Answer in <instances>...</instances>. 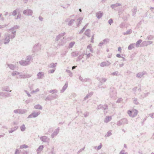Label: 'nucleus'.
Here are the masks:
<instances>
[{
	"mask_svg": "<svg viewBox=\"0 0 154 154\" xmlns=\"http://www.w3.org/2000/svg\"><path fill=\"white\" fill-rule=\"evenodd\" d=\"M58 97L57 94H49L45 98V101H51L54 99L57 98Z\"/></svg>",
	"mask_w": 154,
	"mask_h": 154,
	"instance_id": "nucleus-1",
	"label": "nucleus"
},
{
	"mask_svg": "<svg viewBox=\"0 0 154 154\" xmlns=\"http://www.w3.org/2000/svg\"><path fill=\"white\" fill-rule=\"evenodd\" d=\"M23 14L26 16H32L33 14V11L31 9H27L23 11Z\"/></svg>",
	"mask_w": 154,
	"mask_h": 154,
	"instance_id": "nucleus-2",
	"label": "nucleus"
},
{
	"mask_svg": "<svg viewBox=\"0 0 154 154\" xmlns=\"http://www.w3.org/2000/svg\"><path fill=\"white\" fill-rule=\"evenodd\" d=\"M41 113L40 111L38 112H33L30 114L27 117V118H35L37 117Z\"/></svg>",
	"mask_w": 154,
	"mask_h": 154,
	"instance_id": "nucleus-3",
	"label": "nucleus"
},
{
	"mask_svg": "<svg viewBox=\"0 0 154 154\" xmlns=\"http://www.w3.org/2000/svg\"><path fill=\"white\" fill-rule=\"evenodd\" d=\"M10 34H8L7 35H5L4 39V43L5 44H8L10 42Z\"/></svg>",
	"mask_w": 154,
	"mask_h": 154,
	"instance_id": "nucleus-4",
	"label": "nucleus"
},
{
	"mask_svg": "<svg viewBox=\"0 0 154 154\" xmlns=\"http://www.w3.org/2000/svg\"><path fill=\"white\" fill-rule=\"evenodd\" d=\"M19 63L22 66H26L29 64L30 62L29 61L21 60L19 62Z\"/></svg>",
	"mask_w": 154,
	"mask_h": 154,
	"instance_id": "nucleus-5",
	"label": "nucleus"
},
{
	"mask_svg": "<svg viewBox=\"0 0 154 154\" xmlns=\"http://www.w3.org/2000/svg\"><path fill=\"white\" fill-rule=\"evenodd\" d=\"M59 130L60 128H59L58 127L53 132L51 136L52 138H54L55 136H56L58 134L59 132Z\"/></svg>",
	"mask_w": 154,
	"mask_h": 154,
	"instance_id": "nucleus-6",
	"label": "nucleus"
},
{
	"mask_svg": "<svg viewBox=\"0 0 154 154\" xmlns=\"http://www.w3.org/2000/svg\"><path fill=\"white\" fill-rule=\"evenodd\" d=\"M40 139L42 141L44 142H47L49 141V139L45 136H41L40 137Z\"/></svg>",
	"mask_w": 154,
	"mask_h": 154,
	"instance_id": "nucleus-7",
	"label": "nucleus"
},
{
	"mask_svg": "<svg viewBox=\"0 0 154 154\" xmlns=\"http://www.w3.org/2000/svg\"><path fill=\"white\" fill-rule=\"evenodd\" d=\"M111 63L108 61L106 62H102L100 64V66L101 67L105 66H108L110 65Z\"/></svg>",
	"mask_w": 154,
	"mask_h": 154,
	"instance_id": "nucleus-8",
	"label": "nucleus"
},
{
	"mask_svg": "<svg viewBox=\"0 0 154 154\" xmlns=\"http://www.w3.org/2000/svg\"><path fill=\"white\" fill-rule=\"evenodd\" d=\"M68 82H66L64 85L63 87L61 90L60 91V93H62L68 87Z\"/></svg>",
	"mask_w": 154,
	"mask_h": 154,
	"instance_id": "nucleus-9",
	"label": "nucleus"
},
{
	"mask_svg": "<svg viewBox=\"0 0 154 154\" xmlns=\"http://www.w3.org/2000/svg\"><path fill=\"white\" fill-rule=\"evenodd\" d=\"M44 75V73L42 72H39L37 74L38 79H42Z\"/></svg>",
	"mask_w": 154,
	"mask_h": 154,
	"instance_id": "nucleus-10",
	"label": "nucleus"
},
{
	"mask_svg": "<svg viewBox=\"0 0 154 154\" xmlns=\"http://www.w3.org/2000/svg\"><path fill=\"white\" fill-rule=\"evenodd\" d=\"M103 15V13L100 11L96 13V16L98 19L100 18Z\"/></svg>",
	"mask_w": 154,
	"mask_h": 154,
	"instance_id": "nucleus-11",
	"label": "nucleus"
},
{
	"mask_svg": "<svg viewBox=\"0 0 154 154\" xmlns=\"http://www.w3.org/2000/svg\"><path fill=\"white\" fill-rule=\"evenodd\" d=\"M90 32L91 30L89 29H87L85 32L84 34L86 35L88 37H90Z\"/></svg>",
	"mask_w": 154,
	"mask_h": 154,
	"instance_id": "nucleus-12",
	"label": "nucleus"
},
{
	"mask_svg": "<svg viewBox=\"0 0 154 154\" xmlns=\"http://www.w3.org/2000/svg\"><path fill=\"white\" fill-rule=\"evenodd\" d=\"M83 19V18L82 17H79L77 19V20L78 21V22L76 23L77 26V27H79L80 26L82 22V21Z\"/></svg>",
	"mask_w": 154,
	"mask_h": 154,
	"instance_id": "nucleus-13",
	"label": "nucleus"
},
{
	"mask_svg": "<svg viewBox=\"0 0 154 154\" xmlns=\"http://www.w3.org/2000/svg\"><path fill=\"white\" fill-rule=\"evenodd\" d=\"M122 5L120 3H116L110 6V7L112 9H114L116 7L121 6Z\"/></svg>",
	"mask_w": 154,
	"mask_h": 154,
	"instance_id": "nucleus-14",
	"label": "nucleus"
},
{
	"mask_svg": "<svg viewBox=\"0 0 154 154\" xmlns=\"http://www.w3.org/2000/svg\"><path fill=\"white\" fill-rule=\"evenodd\" d=\"M57 64V63H52L48 65V67L50 68H53V69L55 68L56 65Z\"/></svg>",
	"mask_w": 154,
	"mask_h": 154,
	"instance_id": "nucleus-15",
	"label": "nucleus"
},
{
	"mask_svg": "<svg viewBox=\"0 0 154 154\" xmlns=\"http://www.w3.org/2000/svg\"><path fill=\"white\" fill-rule=\"evenodd\" d=\"M20 28V26H19L18 25H14V26L10 29H9V30L10 31H14L15 29H18Z\"/></svg>",
	"mask_w": 154,
	"mask_h": 154,
	"instance_id": "nucleus-16",
	"label": "nucleus"
},
{
	"mask_svg": "<svg viewBox=\"0 0 154 154\" xmlns=\"http://www.w3.org/2000/svg\"><path fill=\"white\" fill-rule=\"evenodd\" d=\"M2 91H5L7 92L9 91L10 92H11L12 91V90H9V87L8 86H6L4 88H2Z\"/></svg>",
	"mask_w": 154,
	"mask_h": 154,
	"instance_id": "nucleus-17",
	"label": "nucleus"
},
{
	"mask_svg": "<svg viewBox=\"0 0 154 154\" xmlns=\"http://www.w3.org/2000/svg\"><path fill=\"white\" fill-rule=\"evenodd\" d=\"M112 119V117L111 116H106L104 120L105 122H109Z\"/></svg>",
	"mask_w": 154,
	"mask_h": 154,
	"instance_id": "nucleus-18",
	"label": "nucleus"
},
{
	"mask_svg": "<svg viewBox=\"0 0 154 154\" xmlns=\"http://www.w3.org/2000/svg\"><path fill=\"white\" fill-rule=\"evenodd\" d=\"M16 31H12L11 32V34L12 35H10V38L11 39H13L16 36Z\"/></svg>",
	"mask_w": 154,
	"mask_h": 154,
	"instance_id": "nucleus-19",
	"label": "nucleus"
},
{
	"mask_svg": "<svg viewBox=\"0 0 154 154\" xmlns=\"http://www.w3.org/2000/svg\"><path fill=\"white\" fill-rule=\"evenodd\" d=\"M131 11L132 12V16H135L137 11V7H136L134 6L133 9H132Z\"/></svg>",
	"mask_w": 154,
	"mask_h": 154,
	"instance_id": "nucleus-20",
	"label": "nucleus"
},
{
	"mask_svg": "<svg viewBox=\"0 0 154 154\" xmlns=\"http://www.w3.org/2000/svg\"><path fill=\"white\" fill-rule=\"evenodd\" d=\"M88 23H87L85 26L82 28V29L79 32V34H80L82 33L84 31H85L86 28H87V27L88 26Z\"/></svg>",
	"mask_w": 154,
	"mask_h": 154,
	"instance_id": "nucleus-21",
	"label": "nucleus"
},
{
	"mask_svg": "<svg viewBox=\"0 0 154 154\" xmlns=\"http://www.w3.org/2000/svg\"><path fill=\"white\" fill-rule=\"evenodd\" d=\"M79 54V52L77 51L72 52L71 53L72 56L74 57L78 56Z\"/></svg>",
	"mask_w": 154,
	"mask_h": 154,
	"instance_id": "nucleus-22",
	"label": "nucleus"
},
{
	"mask_svg": "<svg viewBox=\"0 0 154 154\" xmlns=\"http://www.w3.org/2000/svg\"><path fill=\"white\" fill-rule=\"evenodd\" d=\"M18 128V127L17 126L14 127L13 128H11V130H9V133H11L15 131L16 130H17Z\"/></svg>",
	"mask_w": 154,
	"mask_h": 154,
	"instance_id": "nucleus-23",
	"label": "nucleus"
},
{
	"mask_svg": "<svg viewBox=\"0 0 154 154\" xmlns=\"http://www.w3.org/2000/svg\"><path fill=\"white\" fill-rule=\"evenodd\" d=\"M85 54H82L80 55L76 59V61H79L83 57Z\"/></svg>",
	"mask_w": 154,
	"mask_h": 154,
	"instance_id": "nucleus-24",
	"label": "nucleus"
},
{
	"mask_svg": "<svg viewBox=\"0 0 154 154\" xmlns=\"http://www.w3.org/2000/svg\"><path fill=\"white\" fill-rule=\"evenodd\" d=\"M7 65L8 66L9 68L11 69L14 70V68H15V66L14 65L12 64L9 63H8L7 64Z\"/></svg>",
	"mask_w": 154,
	"mask_h": 154,
	"instance_id": "nucleus-25",
	"label": "nucleus"
},
{
	"mask_svg": "<svg viewBox=\"0 0 154 154\" xmlns=\"http://www.w3.org/2000/svg\"><path fill=\"white\" fill-rule=\"evenodd\" d=\"M142 40L141 39H140L138 40L136 42L135 44V45L137 48H138L139 46L140 45V43L142 42Z\"/></svg>",
	"mask_w": 154,
	"mask_h": 154,
	"instance_id": "nucleus-26",
	"label": "nucleus"
},
{
	"mask_svg": "<svg viewBox=\"0 0 154 154\" xmlns=\"http://www.w3.org/2000/svg\"><path fill=\"white\" fill-rule=\"evenodd\" d=\"M27 111L25 109H19V114H23L25 113Z\"/></svg>",
	"mask_w": 154,
	"mask_h": 154,
	"instance_id": "nucleus-27",
	"label": "nucleus"
},
{
	"mask_svg": "<svg viewBox=\"0 0 154 154\" xmlns=\"http://www.w3.org/2000/svg\"><path fill=\"white\" fill-rule=\"evenodd\" d=\"M138 112V111L137 110L135 109L134 110L131 116V117L133 118L136 116Z\"/></svg>",
	"mask_w": 154,
	"mask_h": 154,
	"instance_id": "nucleus-28",
	"label": "nucleus"
},
{
	"mask_svg": "<svg viewBox=\"0 0 154 154\" xmlns=\"http://www.w3.org/2000/svg\"><path fill=\"white\" fill-rule=\"evenodd\" d=\"M135 45L134 43L131 44L128 47V49L129 50H132L133 48H134Z\"/></svg>",
	"mask_w": 154,
	"mask_h": 154,
	"instance_id": "nucleus-29",
	"label": "nucleus"
},
{
	"mask_svg": "<svg viewBox=\"0 0 154 154\" xmlns=\"http://www.w3.org/2000/svg\"><path fill=\"white\" fill-rule=\"evenodd\" d=\"M34 108L35 109H42V106L39 104H37L34 106Z\"/></svg>",
	"mask_w": 154,
	"mask_h": 154,
	"instance_id": "nucleus-30",
	"label": "nucleus"
},
{
	"mask_svg": "<svg viewBox=\"0 0 154 154\" xmlns=\"http://www.w3.org/2000/svg\"><path fill=\"white\" fill-rule=\"evenodd\" d=\"M57 92H58V91L56 89L52 90H49L48 91L49 93H51L53 94H56L57 93Z\"/></svg>",
	"mask_w": 154,
	"mask_h": 154,
	"instance_id": "nucleus-31",
	"label": "nucleus"
},
{
	"mask_svg": "<svg viewBox=\"0 0 154 154\" xmlns=\"http://www.w3.org/2000/svg\"><path fill=\"white\" fill-rule=\"evenodd\" d=\"M44 147V146L43 145H40V146L38 147L37 148V151L38 152L39 151H42L43 148Z\"/></svg>",
	"mask_w": 154,
	"mask_h": 154,
	"instance_id": "nucleus-32",
	"label": "nucleus"
},
{
	"mask_svg": "<svg viewBox=\"0 0 154 154\" xmlns=\"http://www.w3.org/2000/svg\"><path fill=\"white\" fill-rule=\"evenodd\" d=\"M132 32V31L131 29H129L127 30L126 32H124L123 33V34L124 35H129L131 34Z\"/></svg>",
	"mask_w": 154,
	"mask_h": 154,
	"instance_id": "nucleus-33",
	"label": "nucleus"
},
{
	"mask_svg": "<svg viewBox=\"0 0 154 154\" xmlns=\"http://www.w3.org/2000/svg\"><path fill=\"white\" fill-rule=\"evenodd\" d=\"M75 20L73 19H72L71 20L68 22V25L69 26H72L73 24V23L75 21Z\"/></svg>",
	"mask_w": 154,
	"mask_h": 154,
	"instance_id": "nucleus-34",
	"label": "nucleus"
},
{
	"mask_svg": "<svg viewBox=\"0 0 154 154\" xmlns=\"http://www.w3.org/2000/svg\"><path fill=\"white\" fill-rule=\"evenodd\" d=\"M147 41H144L140 45V47H142L143 46H147Z\"/></svg>",
	"mask_w": 154,
	"mask_h": 154,
	"instance_id": "nucleus-35",
	"label": "nucleus"
},
{
	"mask_svg": "<svg viewBox=\"0 0 154 154\" xmlns=\"http://www.w3.org/2000/svg\"><path fill=\"white\" fill-rule=\"evenodd\" d=\"M102 146V144L101 143H100V145L98 146H95L94 147V148L95 149H97V150H99L101 149Z\"/></svg>",
	"mask_w": 154,
	"mask_h": 154,
	"instance_id": "nucleus-36",
	"label": "nucleus"
},
{
	"mask_svg": "<svg viewBox=\"0 0 154 154\" xmlns=\"http://www.w3.org/2000/svg\"><path fill=\"white\" fill-rule=\"evenodd\" d=\"M29 147L26 144H23L20 146V149H23L24 148H26Z\"/></svg>",
	"mask_w": 154,
	"mask_h": 154,
	"instance_id": "nucleus-37",
	"label": "nucleus"
},
{
	"mask_svg": "<svg viewBox=\"0 0 154 154\" xmlns=\"http://www.w3.org/2000/svg\"><path fill=\"white\" fill-rule=\"evenodd\" d=\"M26 127L25 125L23 124L20 127V130L22 131H24L26 129Z\"/></svg>",
	"mask_w": 154,
	"mask_h": 154,
	"instance_id": "nucleus-38",
	"label": "nucleus"
},
{
	"mask_svg": "<svg viewBox=\"0 0 154 154\" xmlns=\"http://www.w3.org/2000/svg\"><path fill=\"white\" fill-rule=\"evenodd\" d=\"M75 42H70L69 45V48H72L73 46L75 44Z\"/></svg>",
	"mask_w": 154,
	"mask_h": 154,
	"instance_id": "nucleus-39",
	"label": "nucleus"
},
{
	"mask_svg": "<svg viewBox=\"0 0 154 154\" xmlns=\"http://www.w3.org/2000/svg\"><path fill=\"white\" fill-rule=\"evenodd\" d=\"M38 46V44H35V45H34L33 48L32 49V51L34 52H35V51H36L37 47V46Z\"/></svg>",
	"mask_w": 154,
	"mask_h": 154,
	"instance_id": "nucleus-40",
	"label": "nucleus"
},
{
	"mask_svg": "<svg viewBox=\"0 0 154 154\" xmlns=\"http://www.w3.org/2000/svg\"><path fill=\"white\" fill-rule=\"evenodd\" d=\"M31 77V75L29 74H23V79H25L26 78H29Z\"/></svg>",
	"mask_w": 154,
	"mask_h": 154,
	"instance_id": "nucleus-41",
	"label": "nucleus"
},
{
	"mask_svg": "<svg viewBox=\"0 0 154 154\" xmlns=\"http://www.w3.org/2000/svg\"><path fill=\"white\" fill-rule=\"evenodd\" d=\"M122 121V124H127L128 123L127 122V119L125 118H124L122 119H121Z\"/></svg>",
	"mask_w": 154,
	"mask_h": 154,
	"instance_id": "nucleus-42",
	"label": "nucleus"
},
{
	"mask_svg": "<svg viewBox=\"0 0 154 154\" xmlns=\"http://www.w3.org/2000/svg\"><path fill=\"white\" fill-rule=\"evenodd\" d=\"M112 135V133L110 131H109L107 132L106 135L105 136V137H109Z\"/></svg>",
	"mask_w": 154,
	"mask_h": 154,
	"instance_id": "nucleus-43",
	"label": "nucleus"
},
{
	"mask_svg": "<svg viewBox=\"0 0 154 154\" xmlns=\"http://www.w3.org/2000/svg\"><path fill=\"white\" fill-rule=\"evenodd\" d=\"M108 108V106L107 104H105L103 105L102 109L105 111L106 109H107Z\"/></svg>",
	"mask_w": 154,
	"mask_h": 154,
	"instance_id": "nucleus-44",
	"label": "nucleus"
},
{
	"mask_svg": "<svg viewBox=\"0 0 154 154\" xmlns=\"http://www.w3.org/2000/svg\"><path fill=\"white\" fill-rule=\"evenodd\" d=\"M133 111H131V110H128L127 111V113L128 114L129 116L131 117L132 115L133 114Z\"/></svg>",
	"mask_w": 154,
	"mask_h": 154,
	"instance_id": "nucleus-45",
	"label": "nucleus"
},
{
	"mask_svg": "<svg viewBox=\"0 0 154 154\" xmlns=\"http://www.w3.org/2000/svg\"><path fill=\"white\" fill-rule=\"evenodd\" d=\"M133 100V102L136 105H138L139 104L138 102L137 101V98H134Z\"/></svg>",
	"mask_w": 154,
	"mask_h": 154,
	"instance_id": "nucleus-46",
	"label": "nucleus"
},
{
	"mask_svg": "<svg viewBox=\"0 0 154 154\" xmlns=\"http://www.w3.org/2000/svg\"><path fill=\"white\" fill-rule=\"evenodd\" d=\"M119 154H128V153L127 152H125V150L123 149L120 151Z\"/></svg>",
	"mask_w": 154,
	"mask_h": 154,
	"instance_id": "nucleus-47",
	"label": "nucleus"
},
{
	"mask_svg": "<svg viewBox=\"0 0 154 154\" xmlns=\"http://www.w3.org/2000/svg\"><path fill=\"white\" fill-rule=\"evenodd\" d=\"M136 76L137 77L139 78H140L142 77V76L140 72H139L138 73H137L136 74Z\"/></svg>",
	"mask_w": 154,
	"mask_h": 154,
	"instance_id": "nucleus-48",
	"label": "nucleus"
},
{
	"mask_svg": "<svg viewBox=\"0 0 154 154\" xmlns=\"http://www.w3.org/2000/svg\"><path fill=\"white\" fill-rule=\"evenodd\" d=\"M32 56L30 55L28 56L26 58V61H29L30 62V60L32 59Z\"/></svg>",
	"mask_w": 154,
	"mask_h": 154,
	"instance_id": "nucleus-49",
	"label": "nucleus"
},
{
	"mask_svg": "<svg viewBox=\"0 0 154 154\" xmlns=\"http://www.w3.org/2000/svg\"><path fill=\"white\" fill-rule=\"evenodd\" d=\"M118 71H116L115 72H114L111 73V75H112L113 76H118L119 75V74H118Z\"/></svg>",
	"mask_w": 154,
	"mask_h": 154,
	"instance_id": "nucleus-50",
	"label": "nucleus"
},
{
	"mask_svg": "<svg viewBox=\"0 0 154 154\" xmlns=\"http://www.w3.org/2000/svg\"><path fill=\"white\" fill-rule=\"evenodd\" d=\"M103 106V105H102L101 104H100L98 105V106L97 107V109L99 110V109H102Z\"/></svg>",
	"mask_w": 154,
	"mask_h": 154,
	"instance_id": "nucleus-51",
	"label": "nucleus"
},
{
	"mask_svg": "<svg viewBox=\"0 0 154 154\" xmlns=\"http://www.w3.org/2000/svg\"><path fill=\"white\" fill-rule=\"evenodd\" d=\"M21 150L19 149H17L15 150L14 154H19Z\"/></svg>",
	"mask_w": 154,
	"mask_h": 154,
	"instance_id": "nucleus-52",
	"label": "nucleus"
},
{
	"mask_svg": "<svg viewBox=\"0 0 154 154\" xmlns=\"http://www.w3.org/2000/svg\"><path fill=\"white\" fill-rule=\"evenodd\" d=\"M153 38V36L152 35H149L147 37L146 39L148 40H151Z\"/></svg>",
	"mask_w": 154,
	"mask_h": 154,
	"instance_id": "nucleus-53",
	"label": "nucleus"
},
{
	"mask_svg": "<svg viewBox=\"0 0 154 154\" xmlns=\"http://www.w3.org/2000/svg\"><path fill=\"white\" fill-rule=\"evenodd\" d=\"M109 39L106 38H105V39H104L103 40V42L105 44V43H106L109 42Z\"/></svg>",
	"mask_w": 154,
	"mask_h": 154,
	"instance_id": "nucleus-54",
	"label": "nucleus"
},
{
	"mask_svg": "<svg viewBox=\"0 0 154 154\" xmlns=\"http://www.w3.org/2000/svg\"><path fill=\"white\" fill-rule=\"evenodd\" d=\"M17 14V9L14 10L13 12L12 13V14L14 16H16Z\"/></svg>",
	"mask_w": 154,
	"mask_h": 154,
	"instance_id": "nucleus-55",
	"label": "nucleus"
},
{
	"mask_svg": "<svg viewBox=\"0 0 154 154\" xmlns=\"http://www.w3.org/2000/svg\"><path fill=\"white\" fill-rule=\"evenodd\" d=\"M85 55L86 56V57H87V58H89L91 56L93 55L92 54L90 53H88V54L86 53L85 54Z\"/></svg>",
	"mask_w": 154,
	"mask_h": 154,
	"instance_id": "nucleus-56",
	"label": "nucleus"
},
{
	"mask_svg": "<svg viewBox=\"0 0 154 154\" xmlns=\"http://www.w3.org/2000/svg\"><path fill=\"white\" fill-rule=\"evenodd\" d=\"M55 69L56 68H54L52 70H50L48 71V72L49 73H53L54 72Z\"/></svg>",
	"mask_w": 154,
	"mask_h": 154,
	"instance_id": "nucleus-57",
	"label": "nucleus"
},
{
	"mask_svg": "<svg viewBox=\"0 0 154 154\" xmlns=\"http://www.w3.org/2000/svg\"><path fill=\"white\" fill-rule=\"evenodd\" d=\"M122 122V121L121 120H120V121L117 122V125L118 126H120L121 125H122L123 124Z\"/></svg>",
	"mask_w": 154,
	"mask_h": 154,
	"instance_id": "nucleus-58",
	"label": "nucleus"
},
{
	"mask_svg": "<svg viewBox=\"0 0 154 154\" xmlns=\"http://www.w3.org/2000/svg\"><path fill=\"white\" fill-rule=\"evenodd\" d=\"M91 97L88 94H87L86 96L84 98V101L85 100L87 99H88L89 97Z\"/></svg>",
	"mask_w": 154,
	"mask_h": 154,
	"instance_id": "nucleus-59",
	"label": "nucleus"
},
{
	"mask_svg": "<svg viewBox=\"0 0 154 154\" xmlns=\"http://www.w3.org/2000/svg\"><path fill=\"white\" fill-rule=\"evenodd\" d=\"M125 24L124 22H122L120 25L119 26L121 28H123L125 26Z\"/></svg>",
	"mask_w": 154,
	"mask_h": 154,
	"instance_id": "nucleus-60",
	"label": "nucleus"
},
{
	"mask_svg": "<svg viewBox=\"0 0 154 154\" xmlns=\"http://www.w3.org/2000/svg\"><path fill=\"white\" fill-rule=\"evenodd\" d=\"M108 22L109 24H111L113 22V20H112V19L111 18L109 20Z\"/></svg>",
	"mask_w": 154,
	"mask_h": 154,
	"instance_id": "nucleus-61",
	"label": "nucleus"
},
{
	"mask_svg": "<svg viewBox=\"0 0 154 154\" xmlns=\"http://www.w3.org/2000/svg\"><path fill=\"white\" fill-rule=\"evenodd\" d=\"M89 112H86L84 114V116L85 117H87L89 115Z\"/></svg>",
	"mask_w": 154,
	"mask_h": 154,
	"instance_id": "nucleus-62",
	"label": "nucleus"
},
{
	"mask_svg": "<svg viewBox=\"0 0 154 154\" xmlns=\"http://www.w3.org/2000/svg\"><path fill=\"white\" fill-rule=\"evenodd\" d=\"M21 17V14L20 13H18V15L17 16V18H16V19L17 20L18 19H20Z\"/></svg>",
	"mask_w": 154,
	"mask_h": 154,
	"instance_id": "nucleus-63",
	"label": "nucleus"
},
{
	"mask_svg": "<svg viewBox=\"0 0 154 154\" xmlns=\"http://www.w3.org/2000/svg\"><path fill=\"white\" fill-rule=\"evenodd\" d=\"M5 94L4 95V96L5 97H8L10 96V94L9 93H5Z\"/></svg>",
	"mask_w": 154,
	"mask_h": 154,
	"instance_id": "nucleus-64",
	"label": "nucleus"
}]
</instances>
